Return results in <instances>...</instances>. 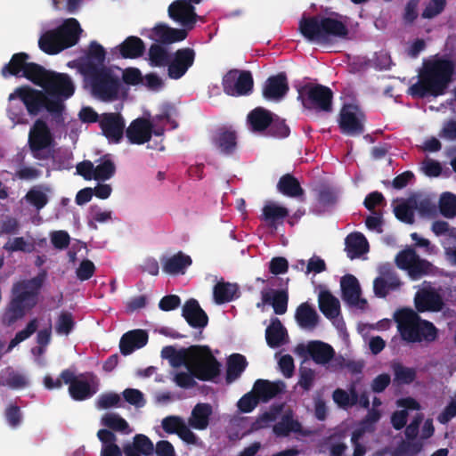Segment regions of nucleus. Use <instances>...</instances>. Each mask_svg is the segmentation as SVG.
I'll return each mask as SVG.
<instances>
[{"mask_svg": "<svg viewBox=\"0 0 456 456\" xmlns=\"http://www.w3.org/2000/svg\"><path fill=\"white\" fill-rule=\"evenodd\" d=\"M193 351L188 370L199 380L215 381L221 374V363L212 354L209 346H198Z\"/></svg>", "mask_w": 456, "mask_h": 456, "instance_id": "nucleus-7", "label": "nucleus"}, {"mask_svg": "<svg viewBox=\"0 0 456 456\" xmlns=\"http://www.w3.org/2000/svg\"><path fill=\"white\" fill-rule=\"evenodd\" d=\"M87 380L79 379L75 373L65 369L61 372L63 383L69 384V394L75 401H85L94 396L99 389V380L94 373H86Z\"/></svg>", "mask_w": 456, "mask_h": 456, "instance_id": "nucleus-10", "label": "nucleus"}, {"mask_svg": "<svg viewBox=\"0 0 456 456\" xmlns=\"http://www.w3.org/2000/svg\"><path fill=\"white\" fill-rule=\"evenodd\" d=\"M261 296L262 303L271 305L276 314L282 315L287 312L289 302V292L287 289H273L270 291H262Z\"/></svg>", "mask_w": 456, "mask_h": 456, "instance_id": "nucleus-28", "label": "nucleus"}, {"mask_svg": "<svg viewBox=\"0 0 456 456\" xmlns=\"http://www.w3.org/2000/svg\"><path fill=\"white\" fill-rule=\"evenodd\" d=\"M83 74L89 83L91 94L95 98L102 102H113L118 99L121 82L111 69L90 64L88 72Z\"/></svg>", "mask_w": 456, "mask_h": 456, "instance_id": "nucleus-6", "label": "nucleus"}, {"mask_svg": "<svg viewBox=\"0 0 456 456\" xmlns=\"http://www.w3.org/2000/svg\"><path fill=\"white\" fill-rule=\"evenodd\" d=\"M225 381L232 384L238 379L248 366L247 359L240 354H232L227 359Z\"/></svg>", "mask_w": 456, "mask_h": 456, "instance_id": "nucleus-40", "label": "nucleus"}, {"mask_svg": "<svg viewBox=\"0 0 456 456\" xmlns=\"http://www.w3.org/2000/svg\"><path fill=\"white\" fill-rule=\"evenodd\" d=\"M352 394V401L350 400V395L348 393L341 388H337L332 395V398L334 402L340 407L346 408L348 405L354 404L357 402L358 395L353 390Z\"/></svg>", "mask_w": 456, "mask_h": 456, "instance_id": "nucleus-62", "label": "nucleus"}, {"mask_svg": "<svg viewBox=\"0 0 456 456\" xmlns=\"http://www.w3.org/2000/svg\"><path fill=\"white\" fill-rule=\"evenodd\" d=\"M116 49L123 59H137L143 55L145 44L140 37L129 36Z\"/></svg>", "mask_w": 456, "mask_h": 456, "instance_id": "nucleus-33", "label": "nucleus"}, {"mask_svg": "<svg viewBox=\"0 0 456 456\" xmlns=\"http://www.w3.org/2000/svg\"><path fill=\"white\" fill-rule=\"evenodd\" d=\"M395 379L402 384H411L416 379V370L413 368H408L401 363H395L393 366Z\"/></svg>", "mask_w": 456, "mask_h": 456, "instance_id": "nucleus-58", "label": "nucleus"}, {"mask_svg": "<svg viewBox=\"0 0 456 456\" xmlns=\"http://www.w3.org/2000/svg\"><path fill=\"white\" fill-rule=\"evenodd\" d=\"M239 286L236 283L218 281L213 289L214 301L217 305H223L233 301L239 297Z\"/></svg>", "mask_w": 456, "mask_h": 456, "instance_id": "nucleus-37", "label": "nucleus"}, {"mask_svg": "<svg viewBox=\"0 0 456 456\" xmlns=\"http://www.w3.org/2000/svg\"><path fill=\"white\" fill-rule=\"evenodd\" d=\"M290 129L285 120L273 114L272 123L267 128V134L273 137L286 138L289 135Z\"/></svg>", "mask_w": 456, "mask_h": 456, "instance_id": "nucleus-57", "label": "nucleus"}, {"mask_svg": "<svg viewBox=\"0 0 456 456\" xmlns=\"http://www.w3.org/2000/svg\"><path fill=\"white\" fill-rule=\"evenodd\" d=\"M153 125L145 118H136L126 130V135L132 144H143L152 136Z\"/></svg>", "mask_w": 456, "mask_h": 456, "instance_id": "nucleus-22", "label": "nucleus"}, {"mask_svg": "<svg viewBox=\"0 0 456 456\" xmlns=\"http://www.w3.org/2000/svg\"><path fill=\"white\" fill-rule=\"evenodd\" d=\"M395 318L402 339L408 343L432 342L437 337L436 326L422 320L412 309H402L396 313Z\"/></svg>", "mask_w": 456, "mask_h": 456, "instance_id": "nucleus-4", "label": "nucleus"}, {"mask_svg": "<svg viewBox=\"0 0 456 456\" xmlns=\"http://www.w3.org/2000/svg\"><path fill=\"white\" fill-rule=\"evenodd\" d=\"M259 397L254 393V390L245 394L237 403L238 409L244 413L251 412L259 403Z\"/></svg>", "mask_w": 456, "mask_h": 456, "instance_id": "nucleus-61", "label": "nucleus"}, {"mask_svg": "<svg viewBox=\"0 0 456 456\" xmlns=\"http://www.w3.org/2000/svg\"><path fill=\"white\" fill-rule=\"evenodd\" d=\"M416 210V206L413 204V198H409L405 201L398 204L395 209V217L408 224H412L415 221L414 219V211Z\"/></svg>", "mask_w": 456, "mask_h": 456, "instance_id": "nucleus-50", "label": "nucleus"}, {"mask_svg": "<svg viewBox=\"0 0 456 456\" xmlns=\"http://www.w3.org/2000/svg\"><path fill=\"white\" fill-rule=\"evenodd\" d=\"M149 61L152 67H165L169 63L170 55L166 48L159 44H152L149 48Z\"/></svg>", "mask_w": 456, "mask_h": 456, "instance_id": "nucleus-51", "label": "nucleus"}, {"mask_svg": "<svg viewBox=\"0 0 456 456\" xmlns=\"http://www.w3.org/2000/svg\"><path fill=\"white\" fill-rule=\"evenodd\" d=\"M196 53L192 48L184 47L175 52L173 59L169 58L167 75L172 79H180L193 65Z\"/></svg>", "mask_w": 456, "mask_h": 456, "instance_id": "nucleus-14", "label": "nucleus"}, {"mask_svg": "<svg viewBox=\"0 0 456 456\" xmlns=\"http://www.w3.org/2000/svg\"><path fill=\"white\" fill-rule=\"evenodd\" d=\"M51 71L37 63L29 62L24 69L23 77L44 88Z\"/></svg>", "mask_w": 456, "mask_h": 456, "instance_id": "nucleus-46", "label": "nucleus"}, {"mask_svg": "<svg viewBox=\"0 0 456 456\" xmlns=\"http://www.w3.org/2000/svg\"><path fill=\"white\" fill-rule=\"evenodd\" d=\"M320 311L328 319H335L340 314L339 300L329 290L321 291L319 294Z\"/></svg>", "mask_w": 456, "mask_h": 456, "instance_id": "nucleus-41", "label": "nucleus"}, {"mask_svg": "<svg viewBox=\"0 0 456 456\" xmlns=\"http://www.w3.org/2000/svg\"><path fill=\"white\" fill-rule=\"evenodd\" d=\"M123 452L125 456H150L154 452V445L147 436L137 434L132 443L123 446Z\"/></svg>", "mask_w": 456, "mask_h": 456, "instance_id": "nucleus-29", "label": "nucleus"}, {"mask_svg": "<svg viewBox=\"0 0 456 456\" xmlns=\"http://www.w3.org/2000/svg\"><path fill=\"white\" fill-rule=\"evenodd\" d=\"M455 69V62L448 58L437 57L424 61L419 72V80L409 87V94L419 99L444 94L452 81Z\"/></svg>", "mask_w": 456, "mask_h": 456, "instance_id": "nucleus-1", "label": "nucleus"}, {"mask_svg": "<svg viewBox=\"0 0 456 456\" xmlns=\"http://www.w3.org/2000/svg\"><path fill=\"white\" fill-rule=\"evenodd\" d=\"M301 425L293 419L290 414H285L281 419L273 426V433L278 436H288L291 432H299Z\"/></svg>", "mask_w": 456, "mask_h": 456, "instance_id": "nucleus-49", "label": "nucleus"}, {"mask_svg": "<svg viewBox=\"0 0 456 456\" xmlns=\"http://www.w3.org/2000/svg\"><path fill=\"white\" fill-rule=\"evenodd\" d=\"M439 210L443 216L453 218L456 216V195L444 192L439 200Z\"/></svg>", "mask_w": 456, "mask_h": 456, "instance_id": "nucleus-54", "label": "nucleus"}, {"mask_svg": "<svg viewBox=\"0 0 456 456\" xmlns=\"http://www.w3.org/2000/svg\"><path fill=\"white\" fill-rule=\"evenodd\" d=\"M418 312H440L444 303L440 293L433 288L422 289L418 291L414 298Z\"/></svg>", "mask_w": 456, "mask_h": 456, "instance_id": "nucleus-19", "label": "nucleus"}, {"mask_svg": "<svg viewBox=\"0 0 456 456\" xmlns=\"http://www.w3.org/2000/svg\"><path fill=\"white\" fill-rule=\"evenodd\" d=\"M315 379V371L310 368L301 366L299 369L298 386L305 391H309Z\"/></svg>", "mask_w": 456, "mask_h": 456, "instance_id": "nucleus-64", "label": "nucleus"}, {"mask_svg": "<svg viewBox=\"0 0 456 456\" xmlns=\"http://www.w3.org/2000/svg\"><path fill=\"white\" fill-rule=\"evenodd\" d=\"M152 31L157 41L167 45L183 41L187 37L186 29L174 28L164 23L157 24Z\"/></svg>", "mask_w": 456, "mask_h": 456, "instance_id": "nucleus-34", "label": "nucleus"}, {"mask_svg": "<svg viewBox=\"0 0 456 456\" xmlns=\"http://www.w3.org/2000/svg\"><path fill=\"white\" fill-rule=\"evenodd\" d=\"M99 126L102 134L110 142L118 143L123 138L125 120L119 113H103Z\"/></svg>", "mask_w": 456, "mask_h": 456, "instance_id": "nucleus-16", "label": "nucleus"}, {"mask_svg": "<svg viewBox=\"0 0 456 456\" xmlns=\"http://www.w3.org/2000/svg\"><path fill=\"white\" fill-rule=\"evenodd\" d=\"M277 190L284 196L289 198H298L305 193L297 178L291 174H285L281 176L277 183Z\"/></svg>", "mask_w": 456, "mask_h": 456, "instance_id": "nucleus-43", "label": "nucleus"}, {"mask_svg": "<svg viewBox=\"0 0 456 456\" xmlns=\"http://www.w3.org/2000/svg\"><path fill=\"white\" fill-rule=\"evenodd\" d=\"M15 98L23 102L30 116H37L42 110H46L57 122L63 120L64 103H61V100H53L45 90L40 91L28 86H20L9 95V101Z\"/></svg>", "mask_w": 456, "mask_h": 456, "instance_id": "nucleus-5", "label": "nucleus"}, {"mask_svg": "<svg viewBox=\"0 0 456 456\" xmlns=\"http://www.w3.org/2000/svg\"><path fill=\"white\" fill-rule=\"evenodd\" d=\"M197 349V345L180 350H176L173 346H167L163 347L161 356L162 358L168 359L173 367H179L183 364L188 369L191 355Z\"/></svg>", "mask_w": 456, "mask_h": 456, "instance_id": "nucleus-31", "label": "nucleus"}, {"mask_svg": "<svg viewBox=\"0 0 456 456\" xmlns=\"http://www.w3.org/2000/svg\"><path fill=\"white\" fill-rule=\"evenodd\" d=\"M76 322L70 312H61L55 322V332L59 335L68 336L75 328Z\"/></svg>", "mask_w": 456, "mask_h": 456, "instance_id": "nucleus-56", "label": "nucleus"}, {"mask_svg": "<svg viewBox=\"0 0 456 456\" xmlns=\"http://www.w3.org/2000/svg\"><path fill=\"white\" fill-rule=\"evenodd\" d=\"M39 48L47 54H57L61 52V45L55 29L44 33L38 40Z\"/></svg>", "mask_w": 456, "mask_h": 456, "instance_id": "nucleus-47", "label": "nucleus"}, {"mask_svg": "<svg viewBox=\"0 0 456 456\" xmlns=\"http://www.w3.org/2000/svg\"><path fill=\"white\" fill-rule=\"evenodd\" d=\"M307 353L314 362L322 365L330 362L335 355V351L330 345L319 340L309 342Z\"/></svg>", "mask_w": 456, "mask_h": 456, "instance_id": "nucleus-36", "label": "nucleus"}, {"mask_svg": "<svg viewBox=\"0 0 456 456\" xmlns=\"http://www.w3.org/2000/svg\"><path fill=\"white\" fill-rule=\"evenodd\" d=\"M288 332L278 318H273L265 330V339L271 348H277L286 343Z\"/></svg>", "mask_w": 456, "mask_h": 456, "instance_id": "nucleus-35", "label": "nucleus"}, {"mask_svg": "<svg viewBox=\"0 0 456 456\" xmlns=\"http://www.w3.org/2000/svg\"><path fill=\"white\" fill-rule=\"evenodd\" d=\"M116 173V165L110 155H104L100 159V163L94 166V180L107 181L114 176Z\"/></svg>", "mask_w": 456, "mask_h": 456, "instance_id": "nucleus-48", "label": "nucleus"}, {"mask_svg": "<svg viewBox=\"0 0 456 456\" xmlns=\"http://www.w3.org/2000/svg\"><path fill=\"white\" fill-rule=\"evenodd\" d=\"M43 89L49 97L53 100H61V103L75 93V86L70 77L66 73L53 70Z\"/></svg>", "mask_w": 456, "mask_h": 456, "instance_id": "nucleus-12", "label": "nucleus"}, {"mask_svg": "<svg viewBox=\"0 0 456 456\" xmlns=\"http://www.w3.org/2000/svg\"><path fill=\"white\" fill-rule=\"evenodd\" d=\"M28 59L29 55L26 53H14L10 61L2 68V76L4 77L11 76L23 77L24 69H26L27 65L29 63L28 61Z\"/></svg>", "mask_w": 456, "mask_h": 456, "instance_id": "nucleus-38", "label": "nucleus"}, {"mask_svg": "<svg viewBox=\"0 0 456 456\" xmlns=\"http://www.w3.org/2000/svg\"><path fill=\"white\" fill-rule=\"evenodd\" d=\"M55 31L61 45V50L63 51L64 49L75 45L78 42L82 29L77 20L69 18L66 20L62 25L55 28Z\"/></svg>", "mask_w": 456, "mask_h": 456, "instance_id": "nucleus-23", "label": "nucleus"}, {"mask_svg": "<svg viewBox=\"0 0 456 456\" xmlns=\"http://www.w3.org/2000/svg\"><path fill=\"white\" fill-rule=\"evenodd\" d=\"M289 90L288 77L285 72L269 77L262 90L263 97L266 100H281Z\"/></svg>", "mask_w": 456, "mask_h": 456, "instance_id": "nucleus-20", "label": "nucleus"}, {"mask_svg": "<svg viewBox=\"0 0 456 456\" xmlns=\"http://www.w3.org/2000/svg\"><path fill=\"white\" fill-rule=\"evenodd\" d=\"M284 388L283 381L272 382L267 379H257L253 387L254 393L263 403H267L276 397L283 392Z\"/></svg>", "mask_w": 456, "mask_h": 456, "instance_id": "nucleus-27", "label": "nucleus"}, {"mask_svg": "<svg viewBox=\"0 0 456 456\" xmlns=\"http://www.w3.org/2000/svg\"><path fill=\"white\" fill-rule=\"evenodd\" d=\"M169 17L185 28L192 29L197 19L195 8L187 0H175L168 7Z\"/></svg>", "mask_w": 456, "mask_h": 456, "instance_id": "nucleus-17", "label": "nucleus"}, {"mask_svg": "<svg viewBox=\"0 0 456 456\" xmlns=\"http://www.w3.org/2000/svg\"><path fill=\"white\" fill-rule=\"evenodd\" d=\"M34 244L27 242L23 237H15L4 246V248L10 252L22 251L30 253L34 250Z\"/></svg>", "mask_w": 456, "mask_h": 456, "instance_id": "nucleus-60", "label": "nucleus"}, {"mask_svg": "<svg viewBox=\"0 0 456 456\" xmlns=\"http://www.w3.org/2000/svg\"><path fill=\"white\" fill-rule=\"evenodd\" d=\"M295 318L301 328L307 329L315 328L319 321L317 312L307 302L302 303L297 306Z\"/></svg>", "mask_w": 456, "mask_h": 456, "instance_id": "nucleus-42", "label": "nucleus"}, {"mask_svg": "<svg viewBox=\"0 0 456 456\" xmlns=\"http://www.w3.org/2000/svg\"><path fill=\"white\" fill-rule=\"evenodd\" d=\"M212 412V406L209 403H197L193 407L191 416L188 419L189 427L197 430H205L209 425Z\"/></svg>", "mask_w": 456, "mask_h": 456, "instance_id": "nucleus-30", "label": "nucleus"}, {"mask_svg": "<svg viewBox=\"0 0 456 456\" xmlns=\"http://www.w3.org/2000/svg\"><path fill=\"white\" fill-rule=\"evenodd\" d=\"M102 424L111 430L128 434L130 432L127 421L118 413H106L102 418Z\"/></svg>", "mask_w": 456, "mask_h": 456, "instance_id": "nucleus-53", "label": "nucleus"}, {"mask_svg": "<svg viewBox=\"0 0 456 456\" xmlns=\"http://www.w3.org/2000/svg\"><path fill=\"white\" fill-rule=\"evenodd\" d=\"M446 6V0H430L421 16L423 19H433L443 12Z\"/></svg>", "mask_w": 456, "mask_h": 456, "instance_id": "nucleus-63", "label": "nucleus"}, {"mask_svg": "<svg viewBox=\"0 0 456 456\" xmlns=\"http://www.w3.org/2000/svg\"><path fill=\"white\" fill-rule=\"evenodd\" d=\"M149 340L148 332L137 329L126 332L120 338L119 349L123 355H128L136 349L143 347Z\"/></svg>", "mask_w": 456, "mask_h": 456, "instance_id": "nucleus-24", "label": "nucleus"}, {"mask_svg": "<svg viewBox=\"0 0 456 456\" xmlns=\"http://www.w3.org/2000/svg\"><path fill=\"white\" fill-rule=\"evenodd\" d=\"M358 109L352 104L344 105L339 113L338 125L341 133L346 135H360L364 132L362 119L359 117Z\"/></svg>", "mask_w": 456, "mask_h": 456, "instance_id": "nucleus-15", "label": "nucleus"}, {"mask_svg": "<svg viewBox=\"0 0 456 456\" xmlns=\"http://www.w3.org/2000/svg\"><path fill=\"white\" fill-rule=\"evenodd\" d=\"M340 287L342 298L350 306H356L364 309L367 305V300L361 298V287L358 280L353 274H346L341 278Z\"/></svg>", "mask_w": 456, "mask_h": 456, "instance_id": "nucleus-18", "label": "nucleus"}, {"mask_svg": "<svg viewBox=\"0 0 456 456\" xmlns=\"http://www.w3.org/2000/svg\"><path fill=\"white\" fill-rule=\"evenodd\" d=\"M297 98L306 109L323 112L332 110L333 92L326 86L306 84L298 89Z\"/></svg>", "mask_w": 456, "mask_h": 456, "instance_id": "nucleus-9", "label": "nucleus"}, {"mask_svg": "<svg viewBox=\"0 0 456 456\" xmlns=\"http://www.w3.org/2000/svg\"><path fill=\"white\" fill-rule=\"evenodd\" d=\"M298 29L310 42L330 43L333 40L346 39L349 35L346 23L322 15L303 16L299 20Z\"/></svg>", "mask_w": 456, "mask_h": 456, "instance_id": "nucleus-3", "label": "nucleus"}, {"mask_svg": "<svg viewBox=\"0 0 456 456\" xmlns=\"http://www.w3.org/2000/svg\"><path fill=\"white\" fill-rule=\"evenodd\" d=\"M224 92L230 96L248 95L253 91L254 79L248 70L231 69L223 77Z\"/></svg>", "mask_w": 456, "mask_h": 456, "instance_id": "nucleus-11", "label": "nucleus"}, {"mask_svg": "<svg viewBox=\"0 0 456 456\" xmlns=\"http://www.w3.org/2000/svg\"><path fill=\"white\" fill-rule=\"evenodd\" d=\"M86 61L83 64V73L88 72L90 64L95 67H104L103 63L106 59V51L102 45L96 41L90 42L86 54Z\"/></svg>", "mask_w": 456, "mask_h": 456, "instance_id": "nucleus-44", "label": "nucleus"}, {"mask_svg": "<svg viewBox=\"0 0 456 456\" xmlns=\"http://www.w3.org/2000/svg\"><path fill=\"white\" fill-rule=\"evenodd\" d=\"M182 316L193 329H204L208 324V316L195 298L185 301L182 308Z\"/></svg>", "mask_w": 456, "mask_h": 456, "instance_id": "nucleus-21", "label": "nucleus"}, {"mask_svg": "<svg viewBox=\"0 0 456 456\" xmlns=\"http://www.w3.org/2000/svg\"><path fill=\"white\" fill-rule=\"evenodd\" d=\"M398 268L408 273L411 280H419L424 276H436L439 273L438 267L425 258H421L417 252L407 248L401 250L395 256Z\"/></svg>", "mask_w": 456, "mask_h": 456, "instance_id": "nucleus-8", "label": "nucleus"}, {"mask_svg": "<svg viewBox=\"0 0 456 456\" xmlns=\"http://www.w3.org/2000/svg\"><path fill=\"white\" fill-rule=\"evenodd\" d=\"M272 113L270 110L256 107L252 110L247 117V122L251 131L255 133H262L267 130L272 123Z\"/></svg>", "mask_w": 456, "mask_h": 456, "instance_id": "nucleus-32", "label": "nucleus"}, {"mask_svg": "<svg viewBox=\"0 0 456 456\" xmlns=\"http://www.w3.org/2000/svg\"><path fill=\"white\" fill-rule=\"evenodd\" d=\"M54 143L53 135L45 121L38 118L29 130L28 146L36 159H41L40 151Z\"/></svg>", "mask_w": 456, "mask_h": 456, "instance_id": "nucleus-13", "label": "nucleus"}, {"mask_svg": "<svg viewBox=\"0 0 456 456\" xmlns=\"http://www.w3.org/2000/svg\"><path fill=\"white\" fill-rule=\"evenodd\" d=\"M160 261L163 272L171 275L184 274L186 269L192 264L191 256L182 251L172 256H163Z\"/></svg>", "mask_w": 456, "mask_h": 456, "instance_id": "nucleus-26", "label": "nucleus"}, {"mask_svg": "<svg viewBox=\"0 0 456 456\" xmlns=\"http://www.w3.org/2000/svg\"><path fill=\"white\" fill-rule=\"evenodd\" d=\"M46 277V271L41 270L37 276L12 284L11 299L2 318L4 325H12L37 305Z\"/></svg>", "mask_w": 456, "mask_h": 456, "instance_id": "nucleus-2", "label": "nucleus"}, {"mask_svg": "<svg viewBox=\"0 0 456 456\" xmlns=\"http://www.w3.org/2000/svg\"><path fill=\"white\" fill-rule=\"evenodd\" d=\"M0 386L12 389L23 388L28 386V379L25 375L7 367L0 371Z\"/></svg>", "mask_w": 456, "mask_h": 456, "instance_id": "nucleus-45", "label": "nucleus"}, {"mask_svg": "<svg viewBox=\"0 0 456 456\" xmlns=\"http://www.w3.org/2000/svg\"><path fill=\"white\" fill-rule=\"evenodd\" d=\"M288 216L289 210L286 208L273 203L265 205L263 208V217L271 225L282 221Z\"/></svg>", "mask_w": 456, "mask_h": 456, "instance_id": "nucleus-52", "label": "nucleus"}, {"mask_svg": "<svg viewBox=\"0 0 456 456\" xmlns=\"http://www.w3.org/2000/svg\"><path fill=\"white\" fill-rule=\"evenodd\" d=\"M346 255L350 259L360 257L368 251V241L360 232L350 233L345 240Z\"/></svg>", "mask_w": 456, "mask_h": 456, "instance_id": "nucleus-39", "label": "nucleus"}, {"mask_svg": "<svg viewBox=\"0 0 456 456\" xmlns=\"http://www.w3.org/2000/svg\"><path fill=\"white\" fill-rule=\"evenodd\" d=\"M26 200L37 210L42 209L48 203L47 195L37 188H31L25 195Z\"/></svg>", "mask_w": 456, "mask_h": 456, "instance_id": "nucleus-59", "label": "nucleus"}, {"mask_svg": "<svg viewBox=\"0 0 456 456\" xmlns=\"http://www.w3.org/2000/svg\"><path fill=\"white\" fill-rule=\"evenodd\" d=\"M345 434L342 432L334 433L325 439V444L329 446L330 456H343L347 449L343 442Z\"/></svg>", "mask_w": 456, "mask_h": 456, "instance_id": "nucleus-55", "label": "nucleus"}, {"mask_svg": "<svg viewBox=\"0 0 456 456\" xmlns=\"http://www.w3.org/2000/svg\"><path fill=\"white\" fill-rule=\"evenodd\" d=\"M237 133L232 127L223 126L217 129L213 143L224 155H232L237 148Z\"/></svg>", "mask_w": 456, "mask_h": 456, "instance_id": "nucleus-25", "label": "nucleus"}]
</instances>
